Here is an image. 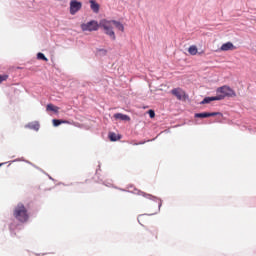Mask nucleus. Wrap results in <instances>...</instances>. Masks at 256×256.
<instances>
[{"instance_id":"obj_4","label":"nucleus","mask_w":256,"mask_h":256,"mask_svg":"<svg viewBox=\"0 0 256 256\" xmlns=\"http://www.w3.org/2000/svg\"><path fill=\"white\" fill-rule=\"evenodd\" d=\"M81 29H82V31H98L99 23H97V21H95V20H92L90 22L82 24Z\"/></svg>"},{"instance_id":"obj_21","label":"nucleus","mask_w":256,"mask_h":256,"mask_svg":"<svg viewBox=\"0 0 256 256\" xmlns=\"http://www.w3.org/2000/svg\"><path fill=\"white\" fill-rule=\"evenodd\" d=\"M148 114H149L150 119H154V117H155V111L149 110V111H148Z\"/></svg>"},{"instance_id":"obj_10","label":"nucleus","mask_w":256,"mask_h":256,"mask_svg":"<svg viewBox=\"0 0 256 256\" xmlns=\"http://www.w3.org/2000/svg\"><path fill=\"white\" fill-rule=\"evenodd\" d=\"M114 119H120L121 121H130L131 118L128 115L116 113L114 114Z\"/></svg>"},{"instance_id":"obj_19","label":"nucleus","mask_w":256,"mask_h":256,"mask_svg":"<svg viewBox=\"0 0 256 256\" xmlns=\"http://www.w3.org/2000/svg\"><path fill=\"white\" fill-rule=\"evenodd\" d=\"M37 59H41L42 61H46V62L49 61V59L47 57H45V54H43L41 52H39L37 54Z\"/></svg>"},{"instance_id":"obj_3","label":"nucleus","mask_w":256,"mask_h":256,"mask_svg":"<svg viewBox=\"0 0 256 256\" xmlns=\"http://www.w3.org/2000/svg\"><path fill=\"white\" fill-rule=\"evenodd\" d=\"M100 27L104 29L106 35L111 38L112 41H115V32L113 31V20H101L100 21Z\"/></svg>"},{"instance_id":"obj_12","label":"nucleus","mask_w":256,"mask_h":256,"mask_svg":"<svg viewBox=\"0 0 256 256\" xmlns=\"http://www.w3.org/2000/svg\"><path fill=\"white\" fill-rule=\"evenodd\" d=\"M90 7L94 13H99V5L95 0H90Z\"/></svg>"},{"instance_id":"obj_6","label":"nucleus","mask_w":256,"mask_h":256,"mask_svg":"<svg viewBox=\"0 0 256 256\" xmlns=\"http://www.w3.org/2000/svg\"><path fill=\"white\" fill-rule=\"evenodd\" d=\"M216 115H221L219 112H203V113H196L194 117L197 119H207V117H216Z\"/></svg>"},{"instance_id":"obj_17","label":"nucleus","mask_w":256,"mask_h":256,"mask_svg":"<svg viewBox=\"0 0 256 256\" xmlns=\"http://www.w3.org/2000/svg\"><path fill=\"white\" fill-rule=\"evenodd\" d=\"M29 129H33L34 131H39V123H30L28 124Z\"/></svg>"},{"instance_id":"obj_22","label":"nucleus","mask_w":256,"mask_h":256,"mask_svg":"<svg viewBox=\"0 0 256 256\" xmlns=\"http://www.w3.org/2000/svg\"><path fill=\"white\" fill-rule=\"evenodd\" d=\"M145 197H148V198H150V197H151V195L147 194V195H145Z\"/></svg>"},{"instance_id":"obj_11","label":"nucleus","mask_w":256,"mask_h":256,"mask_svg":"<svg viewBox=\"0 0 256 256\" xmlns=\"http://www.w3.org/2000/svg\"><path fill=\"white\" fill-rule=\"evenodd\" d=\"M211 101H219V98L217 96L214 97H206L201 102V105H206L207 103H211Z\"/></svg>"},{"instance_id":"obj_18","label":"nucleus","mask_w":256,"mask_h":256,"mask_svg":"<svg viewBox=\"0 0 256 256\" xmlns=\"http://www.w3.org/2000/svg\"><path fill=\"white\" fill-rule=\"evenodd\" d=\"M109 139L110 141H119V137H117V134H115L114 132L109 133Z\"/></svg>"},{"instance_id":"obj_23","label":"nucleus","mask_w":256,"mask_h":256,"mask_svg":"<svg viewBox=\"0 0 256 256\" xmlns=\"http://www.w3.org/2000/svg\"><path fill=\"white\" fill-rule=\"evenodd\" d=\"M2 164H0V167H1Z\"/></svg>"},{"instance_id":"obj_7","label":"nucleus","mask_w":256,"mask_h":256,"mask_svg":"<svg viewBox=\"0 0 256 256\" xmlns=\"http://www.w3.org/2000/svg\"><path fill=\"white\" fill-rule=\"evenodd\" d=\"M171 93L179 101H181V99H185V91H183V89H181V88H174V89L171 90Z\"/></svg>"},{"instance_id":"obj_15","label":"nucleus","mask_w":256,"mask_h":256,"mask_svg":"<svg viewBox=\"0 0 256 256\" xmlns=\"http://www.w3.org/2000/svg\"><path fill=\"white\" fill-rule=\"evenodd\" d=\"M113 25L114 27H116V29H118L119 31H125V27L123 26V24H121L120 22H117L115 20H113Z\"/></svg>"},{"instance_id":"obj_1","label":"nucleus","mask_w":256,"mask_h":256,"mask_svg":"<svg viewBox=\"0 0 256 256\" xmlns=\"http://www.w3.org/2000/svg\"><path fill=\"white\" fill-rule=\"evenodd\" d=\"M13 217L18 223H27L29 221V210L23 203H18L13 210Z\"/></svg>"},{"instance_id":"obj_14","label":"nucleus","mask_w":256,"mask_h":256,"mask_svg":"<svg viewBox=\"0 0 256 256\" xmlns=\"http://www.w3.org/2000/svg\"><path fill=\"white\" fill-rule=\"evenodd\" d=\"M52 123L54 127H59V125H63V123H69L67 120H59V119H53Z\"/></svg>"},{"instance_id":"obj_2","label":"nucleus","mask_w":256,"mask_h":256,"mask_svg":"<svg viewBox=\"0 0 256 256\" xmlns=\"http://www.w3.org/2000/svg\"><path fill=\"white\" fill-rule=\"evenodd\" d=\"M218 101H223L225 97H237V93L231 87L224 85L216 90Z\"/></svg>"},{"instance_id":"obj_13","label":"nucleus","mask_w":256,"mask_h":256,"mask_svg":"<svg viewBox=\"0 0 256 256\" xmlns=\"http://www.w3.org/2000/svg\"><path fill=\"white\" fill-rule=\"evenodd\" d=\"M46 111H53L54 113H59V107H57L53 104H48L46 106Z\"/></svg>"},{"instance_id":"obj_9","label":"nucleus","mask_w":256,"mask_h":256,"mask_svg":"<svg viewBox=\"0 0 256 256\" xmlns=\"http://www.w3.org/2000/svg\"><path fill=\"white\" fill-rule=\"evenodd\" d=\"M157 235H158L157 228L152 227V228H149V229H148L147 236H148L150 239H157Z\"/></svg>"},{"instance_id":"obj_16","label":"nucleus","mask_w":256,"mask_h":256,"mask_svg":"<svg viewBox=\"0 0 256 256\" xmlns=\"http://www.w3.org/2000/svg\"><path fill=\"white\" fill-rule=\"evenodd\" d=\"M188 53H190L191 55H197L198 50H197V46L192 45L188 48Z\"/></svg>"},{"instance_id":"obj_20","label":"nucleus","mask_w":256,"mask_h":256,"mask_svg":"<svg viewBox=\"0 0 256 256\" xmlns=\"http://www.w3.org/2000/svg\"><path fill=\"white\" fill-rule=\"evenodd\" d=\"M9 79V75H0V83H3V81H7Z\"/></svg>"},{"instance_id":"obj_8","label":"nucleus","mask_w":256,"mask_h":256,"mask_svg":"<svg viewBox=\"0 0 256 256\" xmlns=\"http://www.w3.org/2000/svg\"><path fill=\"white\" fill-rule=\"evenodd\" d=\"M237 47L232 42H226L220 47V51H235Z\"/></svg>"},{"instance_id":"obj_5","label":"nucleus","mask_w":256,"mask_h":256,"mask_svg":"<svg viewBox=\"0 0 256 256\" xmlns=\"http://www.w3.org/2000/svg\"><path fill=\"white\" fill-rule=\"evenodd\" d=\"M83 4L77 0H72L70 2V15H75L77 12L81 11Z\"/></svg>"}]
</instances>
